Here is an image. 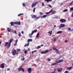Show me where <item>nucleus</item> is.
I'll list each match as a JSON object with an SVG mask.
<instances>
[{
    "label": "nucleus",
    "mask_w": 73,
    "mask_h": 73,
    "mask_svg": "<svg viewBox=\"0 0 73 73\" xmlns=\"http://www.w3.org/2000/svg\"><path fill=\"white\" fill-rule=\"evenodd\" d=\"M13 41V39H11L9 41V42H5V46H7V48H9L10 47V46H11V43H12V41ZM8 45L7 46V45Z\"/></svg>",
    "instance_id": "nucleus-1"
},
{
    "label": "nucleus",
    "mask_w": 73,
    "mask_h": 73,
    "mask_svg": "<svg viewBox=\"0 0 73 73\" xmlns=\"http://www.w3.org/2000/svg\"><path fill=\"white\" fill-rule=\"evenodd\" d=\"M31 18L32 19H35L36 20H37L38 19H40V17H37V15H31Z\"/></svg>",
    "instance_id": "nucleus-2"
},
{
    "label": "nucleus",
    "mask_w": 73,
    "mask_h": 73,
    "mask_svg": "<svg viewBox=\"0 0 73 73\" xmlns=\"http://www.w3.org/2000/svg\"><path fill=\"white\" fill-rule=\"evenodd\" d=\"M18 52H17V50H13V51H12V54L13 56H15L16 54H18Z\"/></svg>",
    "instance_id": "nucleus-3"
},
{
    "label": "nucleus",
    "mask_w": 73,
    "mask_h": 73,
    "mask_svg": "<svg viewBox=\"0 0 73 73\" xmlns=\"http://www.w3.org/2000/svg\"><path fill=\"white\" fill-rule=\"evenodd\" d=\"M65 24H61L59 27V29H61L62 28H64L65 27Z\"/></svg>",
    "instance_id": "nucleus-4"
},
{
    "label": "nucleus",
    "mask_w": 73,
    "mask_h": 73,
    "mask_svg": "<svg viewBox=\"0 0 73 73\" xmlns=\"http://www.w3.org/2000/svg\"><path fill=\"white\" fill-rule=\"evenodd\" d=\"M60 21L61 23H65L66 22V20L65 19H61L60 20Z\"/></svg>",
    "instance_id": "nucleus-5"
},
{
    "label": "nucleus",
    "mask_w": 73,
    "mask_h": 73,
    "mask_svg": "<svg viewBox=\"0 0 73 73\" xmlns=\"http://www.w3.org/2000/svg\"><path fill=\"white\" fill-rule=\"evenodd\" d=\"M56 70H58L57 72H61L62 71V68H57L56 69Z\"/></svg>",
    "instance_id": "nucleus-6"
},
{
    "label": "nucleus",
    "mask_w": 73,
    "mask_h": 73,
    "mask_svg": "<svg viewBox=\"0 0 73 73\" xmlns=\"http://www.w3.org/2000/svg\"><path fill=\"white\" fill-rule=\"evenodd\" d=\"M21 70H22V71H23V72H24V69L23 68H18V71L19 72H20Z\"/></svg>",
    "instance_id": "nucleus-7"
},
{
    "label": "nucleus",
    "mask_w": 73,
    "mask_h": 73,
    "mask_svg": "<svg viewBox=\"0 0 73 73\" xmlns=\"http://www.w3.org/2000/svg\"><path fill=\"white\" fill-rule=\"evenodd\" d=\"M27 71L29 72V73H31V72H32V68H28Z\"/></svg>",
    "instance_id": "nucleus-8"
},
{
    "label": "nucleus",
    "mask_w": 73,
    "mask_h": 73,
    "mask_svg": "<svg viewBox=\"0 0 73 73\" xmlns=\"http://www.w3.org/2000/svg\"><path fill=\"white\" fill-rule=\"evenodd\" d=\"M14 24L16 25H21V23L20 22H14Z\"/></svg>",
    "instance_id": "nucleus-9"
},
{
    "label": "nucleus",
    "mask_w": 73,
    "mask_h": 73,
    "mask_svg": "<svg viewBox=\"0 0 73 73\" xmlns=\"http://www.w3.org/2000/svg\"><path fill=\"white\" fill-rule=\"evenodd\" d=\"M64 61V60L63 59H61L59 61L57 62V63L58 64V63H61Z\"/></svg>",
    "instance_id": "nucleus-10"
},
{
    "label": "nucleus",
    "mask_w": 73,
    "mask_h": 73,
    "mask_svg": "<svg viewBox=\"0 0 73 73\" xmlns=\"http://www.w3.org/2000/svg\"><path fill=\"white\" fill-rule=\"evenodd\" d=\"M4 64H5L4 63L1 64L0 68H3V69H4Z\"/></svg>",
    "instance_id": "nucleus-11"
},
{
    "label": "nucleus",
    "mask_w": 73,
    "mask_h": 73,
    "mask_svg": "<svg viewBox=\"0 0 73 73\" xmlns=\"http://www.w3.org/2000/svg\"><path fill=\"white\" fill-rule=\"evenodd\" d=\"M36 32H37V30H35L33 31L31 33V35H33L34 33H36Z\"/></svg>",
    "instance_id": "nucleus-12"
},
{
    "label": "nucleus",
    "mask_w": 73,
    "mask_h": 73,
    "mask_svg": "<svg viewBox=\"0 0 73 73\" xmlns=\"http://www.w3.org/2000/svg\"><path fill=\"white\" fill-rule=\"evenodd\" d=\"M72 68V67L70 66V67H68L67 68L66 70H70Z\"/></svg>",
    "instance_id": "nucleus-13"
},
{
    "label": "nucleus",
    "mask_w": 73,
    "mask_h": 73,
    "mask_svg": "<svg viewBox=\"0 0 73 73\" xmlns=\"http://www.w3.org/2000/svg\"><path fill=\"white\" fill-rule=\"evenodd\" d=\"M55 51H56V53H57V54H60V51L58 50V49H57Z\"/></svg>",
    "instance_id": "nucleus-14"
},
{
    "label": "nucleus",
    "mask_w": 73,
    "mask_h": 73,
    "mask_svg": "<svg viewBox=\"0 0 73 73\" xmlns=\"http://www.w3.org/2000/svg\"><path fill=\"white\" fill-rule=\"evenodd\" d=\"M62 33V31H59L57 32V34H59V33L61 34Z\"/></svg>",
    "instance_id": "nucleus-15"
},
{
    "label": "nucleus",
    "mask_w": 73,
    "mask_h": 73,
    "mask_svg": "<svg viewBox=\"0 0 73 73\" xmlns=\"http://www.w3.org/2000/svg\"><path fill=\"white\" fill-rule=\"evenodd\" d=\"M35 6H36V4L33 3L31 6V7L32 8H33V7H35Z\"/></svg>",
    "instance_id": "nucleus-16"
},
{
    "label": "nucleus",
    "mask_w": 73,
    "mask_h": 73,
    "mask_svg": "<svg viewBox=\"0 0 73 73\" xmlns=\"http://www.w3.org/2000/svg\"><path fill=\"white\" fill-rule=\"evenodd\" d=\"M49 34H50V36H51L52 35V31L51 30L50 31L48 32Z\"/></svg>",
    "instance_id": "nucleus-17"
},
{
    "label": "nucleus",
    "mask_w": 73,
    "mask_h": 73,
    "mask_svg": "<svg viewBox=\"0 0 73 73\" xmlns=\"http://www.w3.org/2000/svg\"><path fill=\"white\" fill-rule=\"evenodd\" d=\"M10 24L11 25V26H13V25H14V23L13 22H11L10 23Z\"/></svg>",
    "instance_id": "nucleus-18"
},
{
    "label": "nucleus",
    "mask_w": 73,
    "mask_h": 73,
    "mask_svg": "<svg viewBox=\"0 0 73 73\" xmlns=\"http://www.w3.org/2000/svg\"><path fill=\"white\" fill-rule=\"evenodd\" d=\"M29 45V42H28V43L27 44H25V45H24V46L25 47H26V46H28V45Z\"/></svg>",
    "instance_id": "nucleus-19"
},
{
    "label": "nucleus",
    "mask_w": 73,
    "mask_h": 73,
    "mask_svg": "<svg viewBox=\"0 0 73 73\" xmlns=\"http://www.w3.org/2000/svg\"><path fill=\"white\" fill-rule=\"evenodd\" d=\"M7 30L8 32H10L11 31V29L10 28H8L7 29Z\"/></svg>",
    "instance_id": "nucleus-20"
},
{
    "label": "nucleus",
    "mask_w": 73,
    "mask_h": 73,
    "mask_svg": "<svg viewBox=\"0 0 73 73\" xmlns=\"http://www.w3.org/2000/svg\"><path fill=\"white\" fill-rule=\"evenodd\" d=\"M57 62L54 63H52L51 64V65H57Z\"/></svg>",
    "instance_id": "nucleus-21"
},
{
    "label": "nucleus",
    "mask_w": 73,
    "mask_h": 73,
    "mask_svg": "<svg viewBox=\"0 0 73 73\" xmlns=\"http://www.w3.org/2000/svg\"><path fill=\"white\" fill-rule=\"evenodd\" d=\"M45 53H46V50H45L44 51H42L41 52V54H45Z\"/></svg>",
    "instance_id": "nucleus-22"
},
{
    "label": "nucleus",
    "mask_w": 73,
    "mask_h": 73,
    "mask_svg": "<svg viewBox=\"0 0 73 73\" xmlns=\"http://www.w3.org/2000/svg\"><path fill=\"white\" fill-rule=\"evenodd\" d=\"M30 41H31V42L32 41V39H28V40H27V42H30Z\"/></svg>",
    "instance_id": "nucleus-23"
},
{
    "label": "nucleus",
    "mask_w": 73,
    "mask_h": 73,
    "mask_svg": "<svg viewBox=\"0 0 73 73\" xmlns=\"http://www.w3.org/2000/svg\"><path fill=\"white\" fill-rule=\"evenodd\" d=\"M52 50V49H50V50H46V53H47V52H50V51H51V50Z\"/></svg>",
    "instance_id": "nucleus-24"
},
{
    "label": "nucleus",
    "mask_w": 73,
    "mask_h": 73,
    "mask_svg": "<svg viewBox=\"0 0 73 73\" xmlns=\"http://www.w3.org/2000/svg\"><path fill=\"white\" fill-rule=\"evenodd\" d=\"M52 49L53 50H55V51H56V50L57 49L56 48L54 47H53L52 48Z\"/></svg>",
    "instance_id": "nucleus-25"
},
{
    "label": "nucleus",
    "mask_w": 73,
    "mask_h": 73,
    "mask_svg": "<svg viewBox=\"0 0 73 73\" xmlns=\"http://www.w3.org/2000/svg\"><path fill=\"white\" fill-rule=\"evenodd\" d=\"M17 41H18V39H17L16 43L14 44V46H16V44H17Z\"/></svg>",
    "instance_id": "nucleus-26"
},
{
    "label": "nucleus",
    "mask_w": 73,
    "mask_h": 73,
    "mask_svg": "<svg viewBox=\"0 0 73 73\" xmlns=\"http://www.w3.org/2000/svg\"><path fill=\"white\" fill-rule=\"evenodd\" d=\"M32 35L30 34H29V37L30 38H32Z\"/></svg>",
    "instance_id": "nucleus-27"
},
{
    "label": "nucleus",
    "mask_w": 73,
    "mask_h": 73,
    "mask_svg": "<svg viewBox=\"0 0 73 73\" xmlns=\"http://www.w3.org/2000/svg\"><path fill=\"white\" fill-rule=\"evenodd\" d=\"M18 36L19 37H21V33H19Z\"/></svg>",
    "instance_id": "nucleus-28"
},
{
    "label": "nucleus",
    "mask_w": 73,
    "mask_h": 73,
    "mask_svg": "<svg viewBox=\"0 0 73 73\" xmlns=\"http://www.w3.org/2000/svg\"><path fill=\"white\" fill-rule=\"evenodd\" d=\"M46 17V15H44L41 17L42 18H45Z\"/></svg>",
    "instance_id": "nucleus-29"
},
{
    "label": "nucleus",
    "mask_w": 73,
    "mask_h": 73,
    "mask_svg": "<svg viewBox=\"0 0 73 73\" xmlns=\"http://www.w3.org/2000/svg\"><path fill=\"white\" fill-rule=\"evenodd\" d=\"M55 13H56V11H53L52 13V15H53V14H54Z\"/></svg>",
    "instance_id": "nucleus-30"
},
{
    "label": "nucleus",
    "mask_w": 73,
    "mask_h": 73,
    "mask_svg": "<svg viewBox=\"0 0 73 73\" xmlns=\"http://www.w3.org/2000/svg\"><path fill=\"white\" fill-rule=\"evenodd\" d=\"M39 36V33H38L37 34L36 36V37H38V36Z\"/></svg>",
    "instance_id": "nucleus-31"
},
{
    "label": "nucleus",
    "mask_w": 73,
    "mask_h": 73,
    "mask_svg": "<svg viewBox=\"0 0 73 73\" xmlns=\"http://www.w3.org/2000/svg\"><path fill=\"white\" fill-rule=\"evenodd\" d=\"M25 60V58L24 57L21 58V61H24Z\"/></svg>",
    "instance_id": "nucleus-32"
},
{
    "label": "nucleus",
    "mask_w": 73,
    "mask_h": 73,
    "mask_svg": "<svg viewBox=\"0 0 73 73\" xmlns=\"http://www.w3.org/2000/svg\"><path fill=\"white\" fill-rule=\"evenodd\" d=\"M68 9H65L64 10H63V11L64 12H68Z\"/></svg>",
    "instance_id": "nucleus-33"
},
{
    "label": "nucleus",
    "mask_w": 73,
    "mask_h": 73,
    "mask_svg": "<svg viewBox=\"0 0 73 73\" xmlns=\"http://www.w3.org/2000/svg\"><path fill=\"white\" fill-rule=\"evenodd\" d=\"M35 9H36V8L34 7V9H33V12L34 13H35Z\"/></svg>",
    "instance_id": "nucleus-34"
},
{
    "label": "nucleus",
    "mask_w": 73,
    "mask_h": 73,
    "mask_svg": "<svg viewBox=\"0 0 73 73\" xmlns=\"http://www.w3.org/2000/svg\"><path fill=\"white\" fill-rule=\"evenodd\" d=\"M46 1L47 2V3H48V2L49 1H52V0H46Z\"/></svg>",
    "instance_id": "nucleus-35"
},
{
    "label": "nucleus",
    "mask_w": 73,
    "mask_h": 73,
    "mask_svg": "<svg viewBox=\"0 0 73 73\" xmlns=\"http://www.w3.org/2000/svg\"><path fill=\"white\" fill-rule=\"evenodd\" d=\"M70 11H73V7H71L70 8Z\"/></svg>",
    "instance_id": "nucleus-36"
},
{
    "label": "nucleus",
    "mask_w": 73,
    "mask_h": 73,
    "mask_svg": "<svg viewBox=\"0 0 73 73\" xmlns=\"http://www.w3.org/2000/svg\"><path fill=\"white\" fill-rule=\"evenodd\" d=\"M23 15V13H22V14H19L18 15V16H21V15Z\"/></svg>",
    "instance_id": "nucleus-37"
},
{
    "label": "nucleus",
    "mask_w": 73,
    "mask_h": 73,
    "mask_svg": "<svg viewBox=\"0 0 73 73\" xmlns=\"http://www.w3.org/2000/svg\"><path fill=\"white\" fill-rule=\"evenodd\" d=\"M24 52L25 54H27V50H25Z\"/></svg>",
    "instance_id": "nucleus-38"
},
{
    "label": "nucleus",
    "mask_w": 73,
    "mask_h": 73,
    "mask_svg": "<svg viewBox=\"0 0 73 73\" xmlns=\"http://www.w3.org/2000/svg\"><path fill=\"white\" fill-rule=\"evenodd\" d=\"M41 48L40 46H38V47H37L36 48L37 49H39V48Z\"/></svg>",
    "instance_id": "nucleus-39"
},
{
    "label": "nucleus",
    "mask_w": 73,
    "mask_h": 73,
    "mask_svg": "<svg viewBox=\"0 0 73 73\" xmlns=\"http://www.w3.org/2000/svg\"><path fill=\"white\" fill-rule=\"evenodd\" d=\"M22 5H23V7H25V4H24V3H22Z\"/></svg>",
    "instance_id": "nucleus-40"
},
{
    "label": "nucleus",
    "mask_w": 73,
    "mask_h": 73,
    "mask_svg": "<svg viewBox=\"0 0 73 73\" xmlns=\"http://www.w3.org/2000/svg\"><path fill=\"white\" fill-rule=\"evenodd\" d=\"M64 73H69V71H66L64 72Z\"/></svg>",
    "instance_id": "nucleus-41"
},
{
    "label": "nucleus",
    "mask_w": 73,
    "mask_h": 73,
    "mask_svg": "<svg viewBox=\"0 0 73 73\" xmlns=\"http://www.w3.org/2000/svg\"><path fill=\"white\" fill-rule=\"evenodd\" d=\"M47 60H48V61H50V59L49 58H48L47 59Z\"/></svg>",
    "instance_id": "nucleus-42"
},
{
    "label": "nucleus",
    "mask_w": 73,
    "mask_h": 73,
    "mask_svg": "<svg viewBox=\"0 0 73 73\" xmlns=\"http://www.w3.org/2000/svg\"><path fill=\"white\" fill-rule=\"evenodd\" d=\"M17 51H18V52H20V49H17Z\"/></svg>",
    "instance_id": "nucleus-43"
},
{
    "label": "nucleus",
    "mask_w": 73,
    "mask_h": 73,
    "mask_svg": "<svg viewBox=\"0 0 73 73\" xmlns=\"http://www.w3.org/2000/svg\"><path fill=\"white\" fill-rule=\"evenodd\" d=\"M73 4V2H72H72H71L70 4V5H72V4Z\"/></svg>",
    "instance_id": "nucleus-44"
},
{
    "label": "nucleus",
    "mask_w": 73,
    "mask_h": 73,
    "mask_svg": "<svg viewBox=\"0 0 73 73\" xmlns=\"http://www.w3.org/2000/svg\"><path fill=\"white\" fill-rule=\"evenodd\" d=\"M58 16H56L55 17H54V19H55V18H58Z\"/></svg>",
    "instance_id": "nucleus-45"
},
{
    "label": "nucleus",
    "mask_w": 73,
    "mask_h": 73,
    "mask_svg": "<svg viewBox=\"0 0 73 73\" xmlns=\"http://www.w3.org/2000/svg\"><path fill=\"white\" fill-rule=\"evenodd\" d=\"M53 11V10H51L49 12V13H51V12H52Z\"/></svg>",
    "instance_id": "nucleus-46"
},
{
    "label": "nucleus",
    "mask_w": 73,
    "mask_h": 73,
    "mask_svg": "<svg viewBox=\"0 0 73 73\" xmlns=\"http://www.w3.org/2000/svg\"><path fill=\"white\" fill-rule=\"evenodd\" d=\"M14 33H15V34H17V33L16 31H14Z\"/></svg>",
    "instance_id": "nucleus-47"
},
{
    "label": "nucleus",
    "mask_w": 73,
    "mask_h": 73,
    "mask_svg": "<svg viewBox=\"0 0 73 73\" xmlns=\"http://www.w3.org/2000/svg\"><path fill=\"white\" fill-rule=\"evenodd\" d=\"M48 7H50V8H52V6H51V5H48Z\"/></svg>",
    "instance_id": "nucleus-48"
},
{
    "label": "nucleus",
    "mask_w": 73,
    "mask_h": 73,
    "mask_svg": "<svg viewBox=\"0 0 73 73\" xmlns=\"http://www.w3.org/2000/svg\"><path fill=\"white\" fill-rule=\"evenodd\" d=\"M56 41V39L54 38V41Z\"/></svg>",
    "instance_id": "nucleus-49"
},
{
    "label": "nucleus",
    "mask_w": 73,
    "mask_h": 73,
    "mask_svg": "<svg viewBox=\"0 0 73 73\" xmlns=\"http://www.w3.org/2000/svg\"><path fill=\"white\" fill-rule=\"evenodd\" d=\"M71 29V28H69L68 29V31H70Z\"/></svg>",
    "instance_id": "nucleus-50"
},
{
    "label": "nucleus",
    "mask_w": 73,
    "mask_h": 73,
    "mask_svg": "<svg viewBox=\"0 0 73 73\" xmlns=\"http://www.w3.org/2000/svg\"><path fill=\"white\" fill-rule=\"evenodd\" d=\"M68 41L67 40H65V42H68Z\"/></svg>",
    "instance_id": "nucleus-51"
},
{
    "label": "nucleus",
    "mask_w": 73,
    "mask_h": 73,
    "mask_svg": "<svg viewBox=\"0 0 73 73\" xmlns=\"http://www.w3.org/2000/svg\"><path fill=\"white\" fill-rule=\"evenodd\" d=\"M44 3H43V2L42 3V7H43V6H44Z\"/></svg>",
    "instance_id": "nucleus-52"
},
{
    "label": "nucleus",
    "mask_w": 73,
    "mask_h": 73,
    "mask_svg": "<svg viewBox=\"0 0 73 73\" xmlns=\"http://www.w3.org/2000/svg\"><path fill=\"white\" fill-rule=\"evenodd\" d=\"M49 13H49V12L46 13V14H47V15H48V14H49Z\"/></svg>",
    "instance_id": "nucleus-53"
},
{
    "label": "nucleus",
    "mask_w": 73,
    "mask_h": 73,
    "mask_svg": "<svg viewBox=\"0 0 73 73\" xmlns=\"http://www.w3.org/2000/svg\"><path fill=\"white\" fill-rule=\"evenodd\" d=\"M71 17H73V13L71 15Z\"/></svg>",
    "instance_id": "nucleus-54"
},
{
    "label": "nucleus",
    "mask_w": 73,
    "mask_h": 73,
    "mask_svg": "<svg viewBox=\"0 0 73 73\" xmlns=\"http://www.w3.org/2000/svg\"><path fill=\"white\" fill-rule=\"evenodd\" d=\"M40 15H43V13H42L40 12Z\"/></svg>",
    "instance_id": "nucleus-55"
},
{
    "label": "nucleus",
    "mask_w": 73,
    "mask_h": 73,
    "mask_svg": "<svg viewBox=\"0 0 73 73\" xmlns=\"http://www.w3.org/2000/svg\"><path fill=\"white\" fill-rule=\"evenodd\" d=\"M56 27V25H55L54 26V28H55V27Z\"/></svg>",
    "instance_id": "nucleus-56"
},
{
    "label": "nucleus",
    "mask_w": 73,
    "mask_h": 73,
    "mask_svg": "<svg viewBox=\"0 0 73 73\" xmlns=\"http://www.w3.org/2000/svg\"><path fill=\"white\" fill-rule=\"evenodd\" d=\"M7 70H10V68H8L7 69Z\"/></svg>",
    "instance_id": "nucleus-57"
},
{
    "label": "nucleus",
    "mask_w": 73,
    "mask_h": 73,
    "mask_svg": "<svg viewBox=\"0 0 73 73\" xmlns=\"http://www.w3.org/2000/svg\"><path fill=\"white\" fill-rule=\"evenodd\" d=\"M21 33H22V34H24V32L22 31L21 32Z\"/></svg>",
    "instance_id": "nucleus-58"
},
{
    "label": "nucleus",
    "mask_w": 73,
    "mask_h": 73,
    "mask_svg": "<svg viewBox=\"0 0 73 73\" xmlns=\"http://www.w3.org/2000/svg\"><path fill=\"white\" fill-rule=\"evenodd\" d=\"M70 31H72V32H73V29H71V30H70Z\"/></svg>",
    "instance_id": "nucleus-59"
},
{
    "label": "nucleus",
    "mask_w": 73,
    "mask_h": 73,
    "mask_svg": "<svg viewBox=\"0 0 73 73\" xmlns=\"http://www.w3.org/2000/svg\"><path fill=\"white\" fill-rule=\"evenodd\" d=\"M40 46H44V45L43 44H41Z\"/></svg>",
    "instance_id": "nucleus-60"
},
{
    "label": "nucleus",
    "mask_w": 73,
    "mask_h": 73,
    "mask_svg": "<svg viewBox=\"0 0 73 73\" xmlns=\"http://www.w3.org/2000/svg\"><path fill=\"white\" fill-rule=\"evenodd\" d=\"M34 53V51H33L32 52V54H33Z\"/></svg>",
    "instance_id": "nucleus-61"
},
{
    "label": "nucleus",
    "mask_w": 73,
    "mask_h": 73,
    "mask_svg": "<svg viewBox=\"0 0 73 73\" xmlns=\"http://www.w3.org/2000/svg\"><path fill=\"white\" fill-rule=\"evenodd\" d=\"M22 67H23V66H21L20 68H22Z\"/></svg>",
    "instance_id": "nucleus-62"
},
{
    "label": "nucleus",
    "mask_w": 73,
    "mask_h": 73,
    "mask_svg": "<svg viewBox=\"0 0 73 73\" xmlns=\"http://www.w3.org/2000/svg\"><path fill=\"white\" fill-rule=\"evenodd\" d=\"M34 52H36V50H35L34 51Z\"/></svg>",
    "instance_id": "nucleus-63"
},
{
    "label": "nucleus",
    "mask_w": 73,
    "mask_h": 73,
    "mask_svg": "<svg viewBox=\"0 0 73 73\" xmlns=\"http://www.w3.org/2000/svg\"><path fill=\"white\" fill-rule=\"evenodd\" d=\"M1 44V42L0 41V44Z\"/></svg>",
    "instance_id": "nucleus-64"
}]
</instances>
